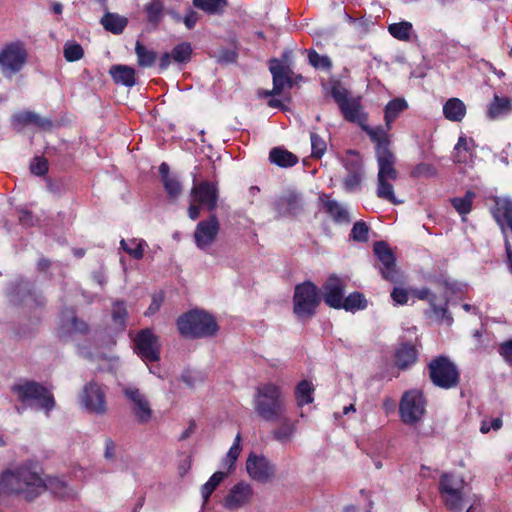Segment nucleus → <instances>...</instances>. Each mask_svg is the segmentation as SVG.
I'll use <instances>...</instances> for the list:
<instances>
[{
    "label": "nucleus",
    "instance_id": "obj_1",
    "mask_svg": "<svg viewBox=\"0 0 512 512\" xmlns=\"http://www.w3.org/2000/svg\"><path fill=\"white\" fill-rule=\"evenodd\" d=\"M46 487L62 497L67 494V486L64 481L50 479L46 484L40 476L38 465L32 462L14 470L3 471L0 475V495H21L31 501L38 497Z\"/></svg>",
    "mask_w": 512,
    "mask_h": 512
},
{
    "label": "nucleus",
    "instance_id": "obj_2",
    "mask_svg": "<svg viewBox=\"0 0 512 512\" xmlns=\"http://www.w3.org/2000/svg\"><path fill=\"white\" fill-rule=\"evenodd\" d=\"M252 403L256 415L265 422H276L287 412L284 392L273 382L259 384L255 388Z\"/></svg>",
    "mask_w": 512,
    "mask_h": 512
},
{
    "label": "nucleus",
    "instance_id": "obj_3",
    "mask_svg": "<svg viewBox=\"0 0 512 512\" xmlns=\"http://www.w3.org/2000/svg\"><path fill=\"white\" fill-rule=\"evenodd\" d=\"M438 490L441 501L450 512H462L466 505L473 502L474 497H479L471 492V487L463 476L454 472L441 475Z\"/></svg>",
    "mask_w": 512,
    "mask_h": 512
},
{
    "label": "nucleus",
    "instance_id": "obj_4",
    "mask_svg": "<svg viewBox=\"0 0 512 512\" xmlns=\"http://www.w3.org/2000/svg\"><path fill=\"white\" fill-rule=\"evenodd\" d=\"M11 390L25 407L44 411L48 415L55 406L52 392L35 381L21 379L12 386Z\"/></svg>",
    "mask_w": 512,
    "mask_h": 512
},
{
    "label": "nucleus",
    "instance_id": "obj_5",
    "mask_svg": "<svg viewBox=\"0 0 512 512\" xmlns=\"http://www.w3.org/2000/svg\"><path fill=\"white\" fill-rule=\"evenodd\" d=\"M180 334L187 338H204L213 336L218 325L212 315L200 310H191L177 320Z\"/></svg>",
    "mask_w": 512,
    "mask_h": 512
},
{
    "label": "nucleus",
    "instance_id": "obj_6",
    "mask_svg": "<svg viewBox=\"0 0 512 512\" xmlns=\"http://www.w3.org/2000/svg\"><path fill=\"white\" fill-rule=\"evenodd\" d=\"M294 313L299 319H310L321 302L320 291L312 282H304L295 287Z\"/></svg>",
    "mask_w": 512,
    "mask_h": 512
},
{
    "label": "nucleus",
    "instance_id": "obj_7",
    "mask_svg": "<svg viewBox=\"0 0 512 512\" xmlns=\"http://www.w3.org/2000/svg\"><path fill=\"white\" fill-rule=\"evenodd\" d=\"M331 95L337 103L345 120L362 125L367 117L363 112L360 97H352L349 90L340 84H334L331 88Z\"/></svg>",
    "mask_w": 512,
    "mask_h": 512
},
{
    "label": "nucleus",
    "instance_id": "obj_8",
    "mask_svg": "<svg viewBox=\"0 0 512 512\" xmlns=\"http://www.w3.org/2000/svg\"><path fill=\"white\" fill-rule=\"evenodd\" d=\"M28 59L25 44L21 41L7 43L0 50V70L5 77L20 72Z\"/></svg>",
    "mask_w": 512,
    "mask_h": 512
},
{
    "label": "nucleus",
    "instance_id": "obj_9",
    "mask_svg": "<svg viewBox=\"0 0 512 512\" xmlns=\"http://www.w3.org/2000/svg\"><path fill=\"white\" fill-rule=\"evenodd\" d=\"M429 374L432 382L444 389L453 388L459 382V371L456 365L444 356L430 362Z\"/></svg>",
    "mask_w": 512,
    "mask_h": 512
},
{
    "label": "nucleus",
    "instance_id": "obj_10",
    "mask_svg": "<svg viewBox=\"0 0 512 512\" xmlns=\"http://www.w3.org/2000/svg\"><path fill=\"white\" fill-rule=\"evenodd\" d=\"M426 411V401L421 391L413 389L405 392L399 404L401 420L408 425L422 420Z\"/></svg>",
    "mask_w": 512,
    "mask_h": 512
},
{
    "label": "nucleus",
    "instance_id": "obj_11",
    "mask_svg": "<svg viewBox=\"0 0 512 512\" xmlns=\"http://www.w3.org/2000/svg\"><path fill=\"white\" fill-rule=\"evenodd\" d=\"M79 403L90 414L104 415L107 411V401L103 386L95 381L85 384L79 395Z\"/></svg>",
    "mask_w": 512,
    "mask_h": 512
},
{
    "label": "nucleus",
    "instance_id": "obj_12",
    "mask_svg": "<svg viewBox=\"0 0 512 512\" xmlns=\"http://www.w3.org/2000/svg\"><path fill=\"white\" fill-rule=\"evenodd\" d=\"M135 351L145 362H156L160 358L158 337L150 329L140 331L134 338Z\"/></svg>",
    "mask_w": 512,
    "mask_h": 512
},
{
    "label": "nucleus",
    "instance_id": "obj_13",
    "mask_svg": "<svg viewBox=\"0 0 512 512\" xmlns=\"http://www.w3.org/2000/svg\"><path fill=\"white\" fill-rule=\"evenodd\" d=\"M246 471L253 480L266 483L274 477L276 469L267 457L252 452L246 460Z\"/></svg>",
    "mask_w": 512,
    "mask_h": 512
},
{
    "label": "nucleus",
    "instance_id": "obj_14",
    "mask_svg": "<svg viewBox=\"0 0 512 512\" xmlns=\"http://www.w3.org/2000/svg\"><path fill=\"white\" fill-rule=\"evenodd\" d=\"M123 394L131 404V409L138 422L147 423L152 417V409L147 397L135 386L126 385Z\"/></svg>",
    "mask_w": 512,
    "mask_h": 512
},
{
    "label": "nucleus",
    "instance_id": "obj_15",
    "mask_svg": "<svg viewBox=\"0 0 512 512\" xmlns=\"http://www.w3.org/2000/svg\"><path fill=\"white\" fill-rule=\"evenodd\" d=\"M220 230L218 219L211 215L207 220L200 221L194 231V240L196 246L206 251L215 241Z\"/></svg>",
    "mask_w": 512,
    "mask_h": 512
},
{
    "label": "nucleus",
    "instance_id": "obj_16",
    "mask_svg": "<svg viewBox=\"0 0 512 512\" xmlns=\"http://www.w3.org/2000/svg\"><path fill=\"white\" fill-rule=\"evenodd\" d=\"M191 196L193 202H197L207 210L212 211L216 208L218 201L217 185L207 181L198 184L194 183Z\"/></svg>",
    "mask_w": 512,
    "mask_h": 512
},
{
    "label": "nucleus",
    "instance_id": "obj_17",
    "mask_svg": "<svg viewBox=\"0 0 512 512\" xmlns=\"http://www.w3.org/2000/svg\"><path fill=\"white\" fill-rule=\"evenodd\" d=\"M344 280L337 276H330L322 286L324 302L331 308L339 309V305L344 299Z\"/></svg>",
    "mask_w": 512,
    "mask_h": 512
},
{
    "label": "nucleus",
    "instance_id": "obj_18",
    "mask_svg": "<svg viewBox=\"0 0 512 512\" xmlns=\"http://www.w3.org/2000/svg\"><path fill=\"white\" fill-rule=\"evenodd\" d=\"M373 251L382 264L381 274L383 278L394 281L396 278V264L395 257L389 246L385 242L379 241L374 244Z\"/></svg>",
    "mask_w": 512,
    "mask_h": 512
},
{
    "label": "nucleus",
    "instance_id": "obj_19",
    "mask_svg": "<svg viewBox=\"0 0 512 512\" xmlns=\"http://www.w3.org/2000/svg\"><path fill=\"white\" fill-rule=\"evenodd\" d=\"M252 486L245 482L234 485L225 497L224 506L230 510L238 509L248 504L252 498Z\"/></svg>",
    "mask_w": 512,
    "mask_h": 512
},
{
    "label": "nucleus",
    "instance_id": "obj_20",
    "mask_svg": "<svg viewBox=\"0 0 512 512\" xmlns=\"http://www.w3.org/2000/svg\"><path fill=\"white\" fill-rule=\"evenodd\" d=\"M415 296L420 300H427L430 304V307L437 318V320L451 325L453 322V318L448 313L447 310V299L444 298L440 304H437V296L432 293L428 288H421L416 290Z\"/></svg>",
    "mask_w": 512,
    "mask_h": 512
},
{
    "label": "nucleus",
    "instance_id": "obj_21",
    "mask_svg": "<svg viewBox=\"0 0 512 512\" xmlns=\"http://www.w3.org/2000/svg\"><path fill=\"white\" fill-rule=\"evenodd\" d=\"M269 69L273 77V89L267 91L266 95H279L286 86H292L289 70L282 62L277 59L271 60Z\"/></svg>",
    "mask_w": 512,
    "mask_h": 512
},
{
    "label": "nucleus",
    "instance_id": "obj_22",
    "mask_svg": "<svg viewBox=\"0 0 512 512\" xmlns=\"http://www.w3.org/2000/svg\"><path fill=\"white\" fill-rule=\"evenodd\" d=\"M275 423L278 425L271 432L273 440L281 444L292 442L298 432L297 421L291 420L287 411L283 418L277 420Z\"/></svg>",
    "mask_w": 512,
    "mask_h": 512
},
{
    "label": "nucleus",
    "instance_id": "obj_23",
    "mask_svg": "<svg viewBox=\"0 0 512 512\" xmlns=\"http://www.w3.org/2000/svg\"><path fill=\"white\" fill-rule=\"evenodd\" d=\"M9 297L10 301L14 304L25 303L30 305V303H36L37 305H42L44 303L41 297H37L32 293L31 284L22 280L10 288Z\"/></svg>",
    "mask_w": 512,
    "mask_h": 512
},
{
    "label": "nucleus",
    "instance_id": "obj_24",
    "mask_svg": "<svg viewBox=\"0 0 512 512\" xmlns=\"http://www.w3.org/2000/svg\"><path fill=\"white\" fill-rule=\"evenodd\" d=\"M87 331L88 325L83 320L78 319L72 309H66L61 312L58 331L61 337L71 332L84 334Z\"/></svg>",
    "mask_w": 512,
    "mask_h": 512
},
{
    "label": "nucleus",
    "instance_id": "obj_25",
    "mask_svg": "<svg viewBox=\"0 0 512 512\" xmlns=\"http://www.w3.org/2000/svg\"><path fill=\"white\" fill-rule=\"evenodd\" d=\"M301 208V195L295 191H287L274 204V209L281 216L295 215Z\"/></svg>",
    "mask_w": 512,
    "mask_h": 512
},
{
    "label": "nucleus",
    "instance_id": "obj_26",
    "mask_svg": "<svg viewBox=\"0 0 512 512\" xmlns=\"http://www.w3.org/2000/svg\"><path fill=\"white\" fill-rule=\"evenodd\" d=\"M378 164L377 180H397L398 172L394 167L395 156L391 150H381L376 154Z\"/></svg>",
    "mask_w": 512,
    "mask_h": 512
},
{
    "label": "nucleus",
    "instance_id": "obj_27",
    "mask_svg": "<svg viewBox=\"0 0 512 512\" xmlns=\"http://www.w3.org/2000/svg\"><path fill=\"white\" fill-rule=\"evenodd\" d=\"M495 218L502 231L509 229L512 233V200L509 198H497L492 209Z\"/></svg>",
    "mask_w": 512,
    "mask_h": 512
},
{
    "label": "nucleus",
    "instance_id": "obj_28",
    "mask_svg": "<svg viewBox=\"0 0 512 512\" xmlns=\"http://www.w3.org/2000/svg\"><path fill=\"white\" fill-rule=\"evenodd\" d=\"M323 208L327 214L338 224L350 223V215L347 208L334 199H330L327 195L321 198Z\"/></svg>",
    "mask_w": 512,
    "mask_h": 512
},
{
    "label": "nucleus",
    "instance_id": "obj_29",
    "mask_svg": "<svg viewBox=\"0 0 512 512\" xmlns=\"http://www.w3.org/2000/svg\"><path fill=\"white\" fill-rule=\"evenodd\" d=\"M361 129L365 131L370 139L376 144V154L380 153L381 150H390V141L388 138V131L391 129H387V126H376V127H370L366 124V122H363L362 125H360Z\"/></svg>",
    "mask_w": 512,
    "mask_h": 512
},
{
    "label": "nucleus",
    "instance_id": "obj_30",
    "mask_svg": "<svg viewBox=\"0 0 512 512\" xmlns=\"http://www.w3.org/2000/svg\"><path fill=\"white\" fill-rule=\"evenodd\" d=\"M159 174L168 196L177 198L182 192V185L176 175L170 174V168L167 163H161L159 166Z\"/></svg>",
    "mask_w": 512,
    "mask_h": 512
},
{
    "label": "nucleus",
    "instance_id": "obj_31",
    "mask_svg": "<svg viewBox=\"0 0 512 512\" xmlns=\"http://www.w3.org/2000/svg\"><path fill=\"white\" fill-rule=\"evenodd\" d=\"M109 73L116 84L133 87L136 83L135 69L127 65H113Z\"/></svg>",
    "mask_w": 512,
    "mask_h": 512
},
{
    "label": "nucleus",
    "instance_id": "obj_32",
    "mask_svg": "<svg viewBox=\"0 0 512 512\" xmlns=\"http://www.w3.org/2000/svg\"><path fill=\"white\" fill-rule=\"evenodd\" d=\"M418 352L415 346L402 343L395 352V363L396 366L401 369H407L413 364H415L417 360Z\"/></svg>",
    "mask_w": 512,
    "mask_h": 512
},
{
    "label": "nucleus",
    "instance_id": "obj_33",
    "mask_svg": "<svg viewBox=\"0 0 512 512\" xmlns=\"http://www.w3.org/2000/svg\"><path fill=\"white\" fill-rule=\"evenodd\" d=\"M443 115L451 122H461L466 115V105L459 98H450L443 105Z\"/></svg>",
    "mask_w": 512,
    "mask_h": 512
},
{
    "label": "nucleus",
    "instance_id": "obj_34",
    "mask_svg": "<svg viewBox=\"0 0 512 512\" xmlns=\"http://www.w3.org/2000/svg\"><path fill=\"white\" fill-rule=\"evenodd\" d=\"M511 112V101L506 97L495 95L493 101L488 106L487 116L492 120H496L509 115Z\"/></svg>",
    "mask_w": 512,
    "mask_h": 512
},
{
    "label": "nucleus",
    "instance_id": "obj_35",
    "mask_svg": "<svg viewBox=\"0 0 512 512\" xmlns=\"http://www.w3.org/2000/svg\"><path fill=\"white\" fill-rule=\"evenodd\" d=\"M475 198L476 193L472 190H468L463 196L454 197L450 200L451 205L461 216L463 221L466 220L467 215L472 211Z\"/></svg>",
    "mask_w": 512,
    "mask_h": 512
},
{
    "label": "nucleus",
    "instance_id": "obj_36",
    "mask_svg": "<svg viewBox=\"0 0 512 512\" xmlns=\"http://www.w3.org/2000/svg\"><path fill=\"white\" fill-rule=\"evenodd\" d=\"M408 108V104L404 99L396 98L387 103L384 109V120L387 129L392 128V123L399 115Z\"/></svg>",
    "mask_w": 512,
    "mask_h": 512
},
{
    "label": "nucleus",
    "instance_id": "obj_37",
    "mask_svg": "<svg viewBox=\"0 0 512 512\" xmlns=\"http://www.w3.org/2000/svg\"><path fill=\"white\" fill-rule=\"evenodd\" d=\"M269 159L279 167H292L298 162L296 155L288 150L276 147L270 151Z\"/></svg>",
    "mask_w": 512,
    "mask_h": 512
},
{
    "label": "nucleus",
    "instance_id": "obj_38",
    "mask_svg": "<svg viewBox=\"0 0 512 512\" xmlns=\"http://www.w3.org/2000/svg\"><path fill=\"white\" fill-rule=\"evenodd\" d=\"M314 385L308 380L300 381L295 388L296 403L299 407L310 404L314 401Z\"/></svg>",
    "mask_w": 512,
    "mask_h": 512
},
{
    "label": "nucleus",
    "instance_id": "obj_39",
    "mask_svg": "<svg viewBox=\"0 0 512 512\" xmlns=\"http://www.w3.org/2000/svg\"><path fill=\"white\" fill-rule=\"evenodd\" d=\"M367 307V300L360 292L350 293L347 297L342 299L339 309H344L349 312H356L364 310Z\"/></svg>",
    "mask_w": 512,
    "mask_h": 512
},
{
    "label": "nucleus",
    "instance_id": "obj_40",
    "mask_svg": "<svg viewBox=\"0 0 512 512\" xmlns=\"http://www.w3.org/2000/svg\"><path fill=\"white\" fill-rule=\"evenodd\" d=\"M127 23L128 21L125 17L114 13H106L101 19L103 27L113 34L122 33Z\"/></svg>",
    "mask_w": 512,
    "mask_h": 512
},
{
    "label": "nucleus",
    "instance_id": "obj_41",
    "mask_svg": "<svg viewBox=\"0 0 512 512\" xmlns=\"http://www.w3.org/2000/svg\"><path fill=\"white\" fill-rule=\"evenodd\" d=\"M388 32L392 37L399 41H409L414 34L412 23L408 21H401L388 25Z\"/></svg>",
    "mask_w": 512,
    "mask_h": 512
},
{
    "label": "nucleus",
    "instance_id": "obj_42",
    "mask_svg": "<svg viewBox=\"0 0 512 512\" xmlns=\"http://www.w3.org/2000/svg\"><path fill=\"white\" fill-rule=\"evenodd\" d=\"M121 248L129 254L132 258L140 260L144 255V248L147 247V243L143 239H122L120 241Z\"/></svg>",
    "mask_w": 512,
    "mask_h": 512
},
{
    "label": "nucleus",
    "instance_id": "obj_43",
    "mask_svg": "<svg viewBox=\"0 0 512 512\" xmlns=\"http://www.w3.org/2000/svg\"><path fill=\"white\" fill-rule=\"evenodd\" d=\"M227 4V0H193L196 8L210 15L222 14Z\"/></svg>",
    "mask_w": 512,
    "mask_h": 512
},
{
    "label": "nucleus",
    "instance_id": "obj_44",
    "mask_svg": "<svg viewBox=\"0 0 512 512\" xmlns=\"http://www.w3.org/2000/svg\"><path fill=\"white\" fill-rule=\"evenodd\" d=\"M394 180H377L376 195L378 198L386 200L394 205L401 204L403 201L396 198L394 193Z\"/></svg>",
    "mask_w": 512,
    "mask_h": 512
},
{
    "label": "nucleus",
    "instance_id": "obj_45",
    "mask_svg": "<svg viewBox=\"0 0 512 512\" xmlns=\"http://www.w3.org/2000/svg\"><path fill=\"white\" fill-rule=\"evenodd\" d=\"M135 53L137 55V62L141 67H152L156 62L157 53L146 48L139 41L136 42Z\"/></svg>",
    "mask_w": 512,
    "mask_h": 512
},
{
    "label": "nucleus",
    "instance_id": "obj_46",
    "mask_svg": "<svg viewBox=\"0 0 512 512\" xmlns=\"http://www.w3.org/2000/svg\"><path fill=\"white\" fill-rule=\"evenodd\" d=\"M227 475H228V472L217 471L202 486L201 495L203 498V505L206 504V502L208 501L211 494L215 491V489L219 486V484L224 480V478Z\"/></svg>",
    "mask_w": 512,
    "mask_h": 512
},
{
    "label": "nucleus",
    "instance_id": "obj_47",
    "mask_svg": "<svg viewBox=\"0 0 512 512\" xmlns=\"http://www.w3.org/2000/svg\"><path fill=\"white\" fill-rule=\"evenodd\" d=\"M127 310L123 301H116L112 306V321L120 331L126 327Z\"/></svg>",
    "mask_w": 512,
    "mask_h": 512
},
{
    "label": "nucleus",
    "instance_id": "obj_48",
    "mask_svg": "<svg viewBox=\"0 0 512 512\" xmlns=\"http://www.w3.org/2000/svg\"><path fill=\"white\" fill-rule=\"evenodd\" d=\"M172 58L175 63H187L191 59L192 47L188 42H182L176 45L172 51Z\"/></svg>",
    "mask_w": 512,
    "mask_h": 512
},
{
    "label": "nucleus",
    "instance_id": "obj_49",
    "mask_svg": "<svg viewBox=\"0 0 512 512\" xmlns=\"http://www.w3.org/2000/svg\"><path fill=\"white\" fill-rule=\"evenodd\" d=\"M241 435L238 433L234 439L232 446L230 447L226 458L223 460V466L227 467V472L229 473L235 465V462L241 452Z\"/></svg>",
    "mask_w": 512,
    "mask_h": 512
},
{
    "label": "nucleus",
    "instance_id": "obj_50",
    "mask_svg": "<svg viewBox=\"0 0 512 512\" xmlns=\"http://www.w3.org/2000/svg\"><path fill=\"white\" fill-rule=\"evenodd\" d=\"M474 142L472 139H468L465 136H460L457 144L455 145L454 161L457 163H463L466 161V156H462L461 151L469 152Z\"/></svg>",
    "mask_w": 512,
    "mask_h": 512
},
{
    "label": "nucleus",
    "instance_id": "obj_51",
    "mask_svg": "<svg viewBox=\"0 0 512 512\" xmlns=\"http://www.w3.org/2000/svg\"><path fill=\"white\" fill-rule=\"evenodd\" d=\"M349 157L344 160V167L348 173H363L362 161L356 152L349 151Z\"/></svg>",
    "mask_w": 512,
    "mask_h": 512
},
{
    "label": "nucleus",
    "instance_id": "obj_52",
    "mask_svg": "<svg viewBox=\"0 0 512 512\" xmlns=\"http://www.w3.org/2000/svg\"><path fill=\"white\" fill-rule=\"evenodd\" d=\"M83 54L84 51L80 44L68 42L64 46V57L69 62L80 60Z\"/></svg>",
    "mask_w": 512,
    "mask_h": 512
},
{
    "label": "nucleus",
    "instance_id": "obj_53",
    "mask_svg": "<svg viewBox=\"0 0 512 512\" xmlns=\"http://www.w3.org/2000/svg\"><path fill=\"white\" fill-rule=\"evenodd\" d=\"M311 155L315 158H321L326 151L325 141L316 133L311 132Z\"/></svg>",
    "mask_w": 512,
    "mask_h": 512
},
{
    "label": "nucleus",
    "instance_id": "obj_54",
    "mask_svg": "<svg viewBox=\"0 0 512 512\" xmlns=\"http://www.w3.org/2000/svg\"><path fill=\"white\" fill-rule=\"evenodd\" d=\"M309 63L315 68L329 69L331 61L328 56L320 55L315 50L308 52Z\"/></svg>",
    "mask_w": 512,
    "mask_h": 512
},
{
    "label": "nucleus",
    "instance_id": "obj_55",
    "mask_svg": "<svg viewBox=\"0 0 512 512\" xmlns=\"http://www.w3.org/2000/svg\"><path fill=\"white\" fill-rule=\"evenodd\" d=\"M412 177L419 178V177H434L437 175L436 168L429 163H419L414 167V169L411 172Z\"/></svg>",
    "mask_w": 512,
    "mask_h": 512
},
{
    "label": "nucleus",
    "instance_id": "obj_56",
    "mask_svg": "<svg viewBox=\"0 0 512 512\" xmlns=\"http://www.w3.org/2000/svg\"><path fill=\"white\" fill-rule=\"evenodd\" d=\"M34 120H37V114L31 111L17 113L12 118L13 125L17 128L32 124V121Z\"/></svg>",
    "mask_w": 512,
    "mask_h": 512
},
{
    "label": "nucleus",
    "instance_id": "obj_57",
    "mask_svg": "<svg viewBox=\"0 0 512 512\" xmlns=\"http://www.w3.org/2000/svg\"><path fill=\"white\" fill-rule=\"evenodd\" d=\"M368 226L363 221H358L353 225L351 237L355 241L364 242L368 239Z\"/></svg>",
    "mask_w": 512,
    "mask_h": 512
},
{
    "label": "nucleus",
    "instance_id": "obj_58",
    "mask_svg": "<svg viewBox=\"0 0 512 512\" xmlns=\"http://www.w3.org/2000/svg\"><path fill=\"white\" fill-rule=\"evenodd\" d=\"M363 173H348L343 181L344 188L347 192H354L362 182Z\"/></svg>",
    "mask_w": 512,
    "mask_h": 512
},
{
    "label": "nucleus",
    "instance_id": "obj_59",
    "mask_svg": "<svg viewBox=\"0 0 512 512\" xmlns=\"http://www.w3.org/2000/svg\"><path fill=\"white\" fill-rule=\"evenodd\" d=\"M163 6L160 2L155 1L147 5L146 12L148 20L152 23H157L162 15Z\"/></svg>",
    "mask_w": 512,
    "mask_h": 512
},
{
    "label": "nucleus",
    "instance_id": "obj_60",
    "mask_svg": "<svg viewBox=\"0 0 512 512\" xmlns=\"http://www.w3.org/2000/svg\"><path fill=\"white\" fill-rule=\"evenodd\" d=\"M30 170L36 176H43L48 171V163L42 157H35L30 164Z\"/></svg>",
    "mask_w": 512,
    "mask_h": 512
},
{
    "label": "nucleus",
    "instance_id": "obj_61",
    "mask_svg": "<svg viewBox=\"0 0 512 512\" xmlns=\"http://www.w3.org/2000/svg\"><path fill=\"white\" fill-rule=\"evenodd\" d=\"M502 424H503V422L500 417L484 419L481 422L480 432L483 434H486V433L490 432L491 430L498 431L502 427Z\"/></svg>",
    "mask_w": 512,
    "mask_h": 512
},
{
    "label": "nucleus",
    "instance_id": "obj_62",
    "mask_svg": "<svg viewBox=\"0 0 512 512\" xmlns=\"http://www.w3.org/2000/svg\"><path fill=\"white\" fill-rule=\"evenodd\" d=\"M498 352L503 357L504 361L512 366V340L501 343Z\"/></svg>",
    "mask_w": 512,
    "mask_h": 512
},
{
    "label": "nucleus",
    "instance_id": "obj_63",
    "mask_svg": "<svg viewBox=\"0 0 512 512\" xmlns=\"http://www.w3.org/2000/svg\"><path fill=\"white\" fill-rule=\"evenodd\" d=\"M391 297L396 304L403 305L408 301V293L403 288H394Z\"/></svg>",
    "mask_w": 512,
    "mask_h": 512
},
{
    "label": "nucleus",
    "instance_id": "obj_64",
    "mask_svg": "<svg viewBox=\"0 0 512 512\" xmlns=\"http://www.w3.org/2000/svg\"><path fill=\"white\" fill-rule=\"evenodd\" d=\"M198 20L199 14L191 9L183 17V23L185 24L187 29H193Z\"/></svg>",
    "mask_w": 512,
    "mask_h": 512
}]
</instances>
